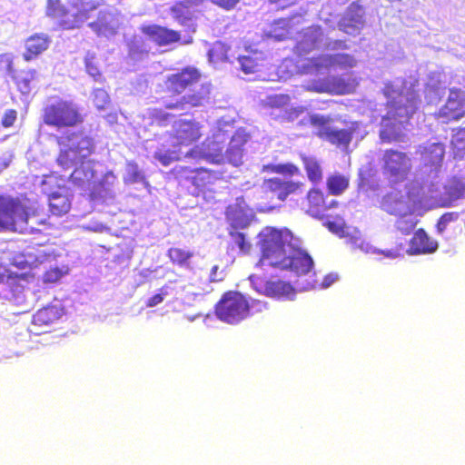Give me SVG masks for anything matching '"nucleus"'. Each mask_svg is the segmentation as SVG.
<instances>
[{
    "label": "nucleus",
    "instance_id": "bb28decb",
    "mask_svg": "<svg viewBox=\"0 0 465 465\" xmlns=\"http://www.w3.org/2000/svg\"><path fill=\"white\" fill-rule=\"evenodd\" d=\"M249 134L244 129L237 130L232 136L228 148L225 152L224 161L233 166H239L242 163L243 145L248 142Z\"/></svg>",
    "mask_w": 465,
    "mask_h": 465
},
{
    "label": "nucleus",
    "instance_id": "ea45409f",
    "mask_svg": "<svg viewBox=\"0 0 465 465\" xmlns=\"http://www.w3.org/2000/svg\"><path fill=\"white\" fill-rule=\"evenodd\" d=\"M186 152H182V150H159L154 153V159L159 161L163 165L168 166L172 162L176 160H181L183 157L190 158V156H185Z\"/></svg>",
    "mask_w": 465,
    "mask_h": 465
},
{
    "label": "nucleus",
    "instance_id": "4be33fe9",
    "mask_svg": "<svg viewBox=\"0 0 465 465\" xmlns=\"http://www.w3.org/2000/svg\"><path fill=\"white\" fill-rule=\"evenodd\" d=\"M465 115V92L450 89L446 104L440 109L438 116L444 120H458Z\"/></svg>",
    "mask_w": 465,
    "mask_h": 465
},
{
    "label": "nucleus",
    "instance_id": "603ef678",
    "mask_svg": "<svg viewBox=\"0 0 465 465\" xmlns=\"http://www.w3.org/2000/svg\"><path fill=\"white\" fill-rule=\"evenodd\" d=\"M85 67L86 72L90 76H92L95 81L101 76L99 69L94 63V57L87 55L85 57Z\"/></svg>",
    "mask_w": 465,
    "mask_h": 465
},
{
    "label": "nucleus",
    "instance_id": "4468645a",
    "mask_svg": "<svg viewBox=\"0 0 465 465\" xmlns=\"http://www.w3.org/2000/svg\"><path fill=\"white\" fill-rule=\"evenodd\" d=\"M420 152L421 167L416 175V180L424 183L426 180L437 179L445 153L443 145L440 143H428L420 146Z\"/></svg>",
    "mask_w": 465,
    "mask_h": 465
},
{
    "label": "nucleus",
    "instance_id": "5fc2aeb1",
    "mask_svg": "<svg viewBox=\"0 0 465 465\" xmlns=\"http://www.w3.org/2000/svg\"><path fill=\"white\" fill-rule=\"evenodd\" d=\"M290 102V97L285 94H276L274 96H272L269 98V104L272 107H282L284 105H287Z\"/></svg>",
    "mask_w": 465,
    "mask_h": 465
},
{
    "label": "nucleus",
    "instance_id": "de8ad7c7",
    "mask_svg": "<svg viewBox=\"0 0 465 465\" xmlns=\"http://www.w3.org/2000/svg\"><path fill=\"white\" fill-rule=\"evenodd\" d=\"M308 201L312 207L317 208V214L322 213V206L326 204V199L319 190H311L308 193Z\"/></svg>",
    "mask_w": 465,
    "mask_h": 465
},
{
    "label": "nucleus",
    "instance_id": "69168bd1",
    "mask_svg": "<svg viewBox=\"0 0 465 465\" xmlns=\"http://www.w3.org/2000/svg\"><path fill=\"white\" fill-rule=\"evenodd\" d=\"M336 204V201L334 200H331L330 202H328L326 200V204H324L322 208V212L325 211L326 209H330L331 207H333L334 205Z\"/></svg>",
    "mask_w": 465,
    "mask_h": 465
},
{
    "label": "nucleus",
    "instance_id": "9b49d317",
    "mask_svg": "<svg viewBox=\"0 0 465 465\" xmlns=\"http://www.w3.org/2000/svg\"><path fill=\"white\" fill-rule=\"evenodd\" d=\"M44 123L57 129L75 126L83 122L78 106L61 98L50 99L44 108Z\"/></svg>",
    "mask_w": 465,
    "mask_h": 465
},
{
    "label": "nucleus",
    "instance_id": "6e6552de",
    "mask_svg": "<svg viewBox=\"0 0 465 465\" xmlns=\"http://www.w3.org/2000/svg\"><path fill=\"white\" fill-rule=\"evenodd\" d=\"M266 303L259 300L252 299L251 302L236 292H229L223 294L217 303L215 312L217 317L228 324H237L248 317L250 311L262 312Z\"/></svg>",
    "mask_w": 465,
    "mask_h": 465
},
{
    "label": "nucleus",
    "instance_id": "f704fd0d",
    "mask_svg": "<svg viewBox=\"0 0 465 465\" xmlns=\"http://www.w3.org/2000/svg\"><path fill=\"white\" fill-rule=\"evenodd\" d=\"M65 193V189L59 188L49 194V207L54 215L60 216L70 210L71 203Z\"/></svg>",
    "mask_w": 465,
    "mask_h": 465
},
{
    "label": "nucleus",
    "instance_id": "1a4fd4ad",
    "mask_svg": "<svg viewBox=\"0 0 465 465\" xmlns=\"http://www.w3.org/2000/svg\"><path fill=\"white\" fill-rule=\"evenodd\" d=\"M424 196L422 184L414 180L403 191L393 190L387 193L381 201V208L391 215L410 213L414 209H423V203L419 198Z\"/></svg>",
    "mask_w": 465,
    "mask_h": 465
},
{
    "label": "nucleus",
    "instance_id": "a211bd4d",
    "mask_svg": "<svg viewBox=\"0 0 465 465\" xmlns=\"http://www.w3.org/2000/svg\"><path fill=\"white\" fill-rule=\"evenodd\" d=\"M124 22L122 15L114 8L101 10L97 20L88 24V26L99 36L109 38L116 35Z\"/></svg>",
    "mask_w": 465,
    "mask_h": 465
},
{
    "label": "nucleus",
    "instance_id": "7ed1b4c3",
    "mask_svg": "<svg viewBox=\"0 0 465 465\" xmlns=\"http://www.w3.org/2000/svg\"><path fill=\"white\" fill-rule=\"evenodd\" d=\"M384 95L388 98L389 111L381 120L380 138L384 143L401 142L408 120L418 110L420 100L414 89L407 88L399 79L386 84Z\"/></svg>",
    "mask_w": 465,
    "mask_h": 465
},
{
    "label": "nucleus",
    "instance_id": "6e6d98bb",
    "mask_svg": "<svg viewBox=\"0 0 465 465\" xmlns=\"http://www.w3.org/2000/svg\"><path fill=\"white\" fill-rule=\"evenodd\" d=\"M224 277H225V272L223 270H220L219 266H217V265L213 266V268L210 272V275H209L210 282H221L223 280Z\"/></svg>",
    "mask_w": 465,
    "mask_h": 465
},
{
    "label": "nucleus",
    "instance_id": "f257e3e1",
    "mask_svg": "<svg viewBox=\"0 0 465 465\" xmlns=\"http://www.w3.org/2000/svg\"><path fill=\"white\" fill-rule=\"evenodd\" d=\"M262 257L258 266L290 272L295 276L306 275L313 268L312 258L300 247L301 241L288 229L267 227L260 233Z\"/></svg>",
    "mask_w": 465,
    "mask_h": 465
},
{
    "label": "nucleus",
    "instance_id": "393cba45",
    "mask_svg": "<svg viewBox=\"0 0 465 465\" xmlns=\"http://www.w3.org/2000/svg\"><path fill=\"white\" fill-rule=\"evenodd\" d=\"M302 21L301 15H292L289 18H281L275 20L268 29L264 30V34L269 38L282 41L292 37L294 33L293 26L299 25Z\"/></svg>",
    "mask_w": 465,
    "mask_h": 465
},
{
    "label": "nucleus",
    "instance_id": "423d86ee",
    "mask_svg": "<svg viewBox=\"0 0 465 465\" xmlns=\"http://www.w3.org/2000/svg\"><path fill=\"white\" fill-rule=\"evenodd\" d=\"M301 123L310 124L317 136L341 149H347L359 127V124L356 122L343 124L328 115L319 114H306Z\"/></svg>",
    "mask_w": 465,
    "mask_h": 465
},
{
    "label": "nucleus",
    "instance_id": "412c9836",
    "mask_svg": "<svg viewBox=\"0 0 465 465\" xmlns=\"http://www.w3.org/2000/svg\"><path fill=\"white\" fill-rule=\"evenodd\" d=\"M364 9L357 3L349 5L338 23L339 29L347 35H359L365 24Z\"/></svg>",
    "mask_w": 465,
    "mask_h": 465
},
{
    "label": "nucleus",
    "instance_id": "49530a36",
    "mask_svg": "<svg viewBox=\"0 0 465 465\" xmlns=\"http://www.w3.org/2000/svg\"><path fill=\"white\" fill-rule=\"evenodd\" d=\"M226 46L222 43H216L213 47L209 51V59L212 62L215 61H230L227 54Z\"/></svg>",
    "mask_w": 465,
    "mask_h": 465
},
{
    "label": "nucleus",
    "instance_id": "e433bc0d",
    "mask_svg": "<svg viewBox=\"0 0 465 465\" xmlns=\"http://www.w3.org/2000/svg\"><path fill=\"white\" fill-rule=\"evenodd\" d=\"M124 182L126 184H140L143 187H147L148 185L143 171L133 162H128L125 165Z\"/></svg>",
    "mask_w": 465,
    "mask_h": 465
},
{
    "label": "nucleus",
    "instance_id": "864d4df0",
    "mask_svg": "<svg viewBox=\"0 0 465 465\" xmlns=\"http://www.w3.org/2000/svg\"><path fill=\"white\" fill-rule=\"evenodd\" d=\"M234 243L240 248L242 252H247L250 248V244L245 240L243 232H236L235 233L231 232Z\"/></svg>",
    "mask_w": 465,
    "mask_h": 465
},
{
    "label": "nucleus",
    "instance_id": "b1692460",
    "mask_svg": "<svg viewBox=\"0 0 465 465\" xmlns=\"http://www.w3.org/2000/svg\"><path fill=\"white\" fill-rule=\"evenodd\" d=\"M200 0H183L172 7L173 17L189 30L194 31L193 18L200 12Z\"/></svg>",
    "mask_w": 465,
    "mask_h": 465
},
{
    "label": "nucleus",
    "instance_id": "79ce46f5",
    "mask_svg": "<svg viewBox=\"0 0 465 465\" xmlns=\"http://www.w3.org/2000/svg\"><path fill=\"white\" fill-rule=\"evenodd\" d=\"M348 185V179L341 174L331 175L327 180V186L331 194H341Z\"/></svg>",
    "mask_w": 465,
    "mask_h": 465
},
{
    "label": "nucleus",
    "instance_id": "f8f14e48",
    "mask_svg": "<svg viewBox=\"0 0 465 465\" xmlns=\"http://www.w3.org/2000/svg\"><path fill=\"white\" fill-rule=\"evenodd\" d=\"M30 219L29 212L20 203L10 197H0V230L25 232Z\"/></svg>",
    "mask_w": 465,
    "mask_h": 465
},
{
    "label": "nucleus",
    "instance_id": "0e129e2a",
    "mask_svg": "<svg viewBox=\"0 0 465 465\" xmlns=\"http://www.w3.org/2000/svg\"><path fill=\"white\" fill-rule=\"evenodd\" d=\"M302 114V110L293 109L292 112L288 113V120L293 121L298 118L299 114Z\"/></svg>",
    "mask_w": 465,
    "mask_h": 465
},
{
    "label": "nucleus",
    "instance_id": "bf43d9fd",
    "mask_svg": "<svg viewBox=\"0 0 465 465\" xmlns=\"http://www.w3.org/2000/svg\"><path fill=\"white\" fill-rule=\"evenodd\" d=\"M212 2L224 9H232L239 0H212Z\"/></svg>",
    "mask_w": 465,
    "mask_h": 465
},
{
    "label": "nucleus",
    "instance_id": "f03ea898",
    "mask_svg": "<svg viewBox=\"0 0 465 465\" xmlns=\"http://www.w3.org/2000/svg\"><path fill=\"white\" fill-rule=\"evenodd\" d=\"M347 45L342 40H331L320 26L306 28L302 38L296 45V53L300 59L296 62L295 68L298 72L310 74H322L330 68H351L356 65V60L348 54L312 55L306 57L313 51L342 50Z\"/></svg>",
    "mask_w": 465,
    "mask_h": 465
},
{
    "label": "nucleus",
    "instance_id": "2eb2a0df",
    "mask_svg": "<svg viewBox=\"0 0 465 465\" xmlns=\"http://www.w3.org/2000/svg\"><path fill=\"white\" fill-rule=\"evenodd\" d=\"M248 281L252 288L259 294L288 300H292L295 295L292 286L283 281L268 280L267 277L258 273L252 274Z\"/></svg>",
    "mask_w": 465,
    "mask_h": 465
},
{
    "label": "nucleus",
    "instance_id": "a19ab883",
    "mask_svg": "<svg viewBox=\"0 0 465 465\" xmlns=\"http://www.w3.org/2000/svg\"><path fill=\"white\" fill-rule=\"evenodd\" d=\"M302 161L309 179L312 182L321 181L322 178V173L318 161L313 157H303Z\"/></svg>",
    "mask_w": 465,
    "mask_h": 465
},
{
    "label": "nucleus",
    "instance_id": "aec40b11",
    "mask_svg": "<svg viewBox=\"0 0 465 465\" xmlns=\"http://www.w3.org/2000/svg\"><path fill=\"white\" fill-rule=\"evenodd\" d=\"M172 132L177 143L188 146L202 136V125L194 120L179 119L173 122Z\"/></svg>",
    "mask_w": 465,
    "mask_h": 465
},
{
    "label": "nucleus",
    "instance_id": "e2e57ef3",
    "mask_svg": "<svg viewBox=\"0 0 465 465\" xmlns=\"http://www.w3.org/2000/svg\"><path fill=\"white\" fill-rule=\"evenodd\" d=\"M294 0H270L271 4H276L279 5V8H284L290 5H292Z\"/></svg>",
    "mask_w": 465,
    "mask_h": 465
},
{
    "label": "nucleus",
    "instance_id": "c03bdc74",
    "mask_svg": "<svg viewBox=\"0 0 465 465\" xmlns=\"http://www.w3.org/2000/svg\"><path fill=\"white\" fill-rule=\"evenodd\" d=\"M451 143L455 157L462 158L465 153V128L460 129L453 135Z\"/></svg>",
    "mask_w": 465,
    "mask_h": 465
},
{
    "label": "nucleus",
    "instance_id": "c85d7f7f",
    "mask_svg": "<svg viewBox=\"0 0 465 465\" xmlns=\"http://www.w3.org/2000/svg\"><path fill=\"white\" fill-rule=\"evenodd\" d=\"M142 30L159 45H167L180 39L176 31L155 25L143 26Z\"/></svg>",
    "mask_w": 465,
    "mask_h": 465
},
{
    "label": "nucleus",
    "instance_id": "052dcab7",
    "mask_svg": "<svg viewBox=\"0 0 465 465\" xmlns=\"http://www.w3.org/2000/svg\"><path fill=\"white\" fill-rule=\"evenodd\" d=\"M166 293H157L155 295H153V297H151L148 302H147V306L148 307H154L156 305H158L159 303H161L163 301V297Z\"/></svg>",
    "mask_w": 465,
    "mask_h": 465
},
{
    "label": "nucleus",
    "instance_id": "f3484780",
    "mask_svg": "<svg viewBox=\"0 0 465 465\" xmlns=\"http://www.w3.org/2000/svg\"><path fill=\"white\" fill-rule=\"evenodd\" d=\"M355 80L348 74L341 76H329L312 82L308 89L318 93L348 94L355 89Z\"/></svg>",
    "mask_w": 465,
    "mask_h": 465
},
{
    "label": "nucleus",
    "instance_id": "37998d69",
    "mask_svg": "<svg viewBox=\"0 0 465 465\" xmlns=\"http://www.w3.org/2000/svg\"><path fill=\"white\" fill-rule=\"evenodd\" d=\"M168 255L173 262L181 266H187L188 261L193 256V253L183 249L171 248L168 251Z\"/></svg>",
    "mask_w": 465,
    "mask_h": 465
},
{
    "label": "nucleus",
    "instance_id": "20e7f679",
    "mask_svg": "<svg viewBox=\"0 0 465 465\" xmlns=\"http://www.w3.org/2000/svg\"><path fill=\"white\" fill-rule=\"evenodd\" d=\"M58 143L57 164L63 170L74 168L70 178L74 184L84 188L95 177L97 167H101L100 163L86 160L94 149L92 139L83 133L67 132L58 138Z\"/></svg>",
    "mask_w": 465,
    "mask_h": 465
},
{
    "label": "nucleus",
    "instance_id": "72a5a7b5",
    "mask_svg": "<svg viewBox=\"0 0 465 465\" xmlns=\"http://www.w3.org/2000/svg\"><path fill=\"white\" fill-rule=\"evenodd\" d=\"M446 87L441 83L440 74H434L430 76L425 86V100L427 104H438L441 97L445 94Z\"/></svg>",
    "mask_w": 465,
    "mask_h": 465
},
{
    "label": "nucleus",
    "instance_id": "9d476101",
    "mask_svg": "<svg viewBox=\"0 0 465 465\" xmlns=\"http://www.w3.org/2000/svg\"><path fill=\"white\" fill-rule=\"evenodd\" d=\"M232 117L220 118L213 129L212 138H207L201 147H195L186 151L185 156L196 160H204L213 163H221L224 162L223 154V143L227 139V127H231L233 124Z\"/></svg>",
    "mask_w": 465,
    "mask_h": 465
},
{
    "label": "nucleus",
    "instance_id": "a18cd8bd",
    "mask_svg": "<svg viewBox=\"0 0 465 465\" xmlns=\"http://www.w3.org/2000/svg\"><path fill=\"white\" fill-rule=\"evenodd\" d=\"M459 217H460V214L457 212H449V213H445L443 215H441L437 223L438 233L443 234L444 232L449 227V225L452 223L457 222Z\"/></svg>",
    "mask_w": 465,
    "mask_h": 465
},
{
    "label": "nucleus",
    "instance_id": "c756f323",
    "mask_svg": "<svg viewBox=\"0 0 465 465\" xmlns=\"http://www.w3.org/2000/svg\"><path fill=\"white\" fill-rule=\"evenodd\" d=\"M118 191L117 177L112 171L106 172L98 185L94 188V193L97 196L104 201L114 200Z\"/></svg>",
    "mask_w": 465,
    "mask_h": 465
},
{
    "label": "nucleus",
    "instance_id": "4d7b16f0",
    "mask_svg": "<svg viewBox=\"0 0 465 465\" xmlns=\"http://www.w3.org/2000/svg\"><path fill=\"white\" fill-rule=\"evenodd\" d=\"M16 119V112L15 110L7 111L2 120V124L5 127L12 126L15 120Z\"/></svg>",
    "mask_w": 465,
    "mask_h": 465
},
{
    "label": "nucleus",
    "instance_id": "0eeeda50",
    "mask_svg": "<svg viewBox=\"0 0 465 465\" xmlns=\"http://www.w3.org/2000/svg\"><path fill=\"white\" fill-rule=\"evenodd\" d=\"M99 5L100 0H72L66 9L60 0H47L46 15L58 20L64 29H74L80 27Z\"/></svg>",
    "mask_w": 465,
    "mask_h": 465
},
{
    "label": "nucleus",
    "instance_id": "dca6fc26",
    "mask_svg": "<svg viewBox=\"0 0 465 465\" xmlns=\"http://www.w3.org/2000/svg\"><path fill=\"white\" fill-rule=\"evenodd\" d=\"M384 173L391 182L403 180L411 167V159L405 153L387 150L382 157Z\"/></svg>",
    "mask_w": 465,
    "mask_h": 465
},
{
    "label": "nucleus",
    "instance_id": "7c9ffc66",
    "mask_svg": "<svg viewBox=\"0 0 465 465\" xmlns=\"http://www.w3.org/2000/svg\"><path fill=\"white\" fill-rule=\"evenodd\" d=\"M264 58L262 52L246 49L245 54L239 55L237 60L242 71L248 74L256 72L262 65Z\"/></svg>",
    "mask_w": 465,
    "mask_h": 465
},
{
    "label": "nucleus",
    "instance_id": "13d9d810",
    "mask_svg": "<svg viewBox=\"0 0 465 465\" xmlns=\"http://www.w3.org/2000/svg\"><path fill=\"white\" fill-rule=\"evenodd\" d=\"M339 279V276L337 273H329L328 275H326L323 279V281L322 282V283L320 284V289H327L329 288L332 283H334L335 282H337Z\"/></svg>",
    "mask_w": 465,
    "mask_h": 465
},
{
    "label": "nucleus",
    "instance_id": "2f4dec72",
    "mask_svg": "<svg viewBox=\"0 0 465 465\" xmlns=\"http://www.w3.org/2000/svg\"><path fill=\"white\" fill-rule=\"evenodd\" d=\"M199 78V73L194 68H186L180 73L173 74L169 78L170 88L176 93H181L187 86L192 85Z\"/></svg>",
    "mask_w": 465,
    "mask_h": 465
},
{
    "label": "nucleus",
    "instance_id": "c9c22d12",
    "mask_svg": "<svg viewBox=\"0 0 465 465\" xmlns=\"http://www.w3.org/2000/svg\"><path fill=\"white\" fill-rule=\"evenodd\" d=\"M351 241L354 248L359 249L364 253L382 254L384 257L389 259H395L400 255L399 252L395 250L381 251L377 249L361 237L353 236Z\"/></svg>",
    "mask_w": 465,
    "mask_h": 465
},
{
    "label": "nucleus",
    "instance_id": "5701e85b",
    "mask_svg": "<svg viewBox=\"0 0 465 465\" xmlns=\"http://www.w3.org/2000/svg\"><path fill=\"white\" fill-rule=\"evenodd\" d=\"M253 217V212L250 209L244 199L237 198L236 202L227 207L226 218L234 229L246 228Z\"/></svg>",
    "mask_w": 465,
    "mask_h": 465
},
{
    "label": "nucleus",
    "instance_id": "4c0bfd02",
    "mask_svg": "<svg viewBox=\"0 0 465 465\" xmlns=\"http://www.w3.org/2000/svg\"><path fill=\"white\" fill-rule=\"evenodd\" d=\"M129 56L134 61L142 60L148 53V47L142 36L135 35L128 42Z\"/></svg>",
    "mask_w": 465,
    "mask_h": 465
},
{
    "label": "nucleus",
    "instance_id": "774afa93",
    "mask_svg": "<svg viewBox=\"0 0 465 465\" xmlns=\"http://www.w3.org/2000/svg\"><path fill=\"white\" fill-rule=\"evenodd\" d=\"M5 279V273L0 272V283L3 282Z\"/></svg>",
    "mask_w": 465,
    "mask_h": 465
},
{
    "label": "nucleus",
    "instance_id": "58836bf2",
    "mask_svg": "<svg viewBox=\"0 0 465 465\" xmlns=\"http://www.w3.org/2000/svg\"><path fill=\"white\" fill-rule=\"evenodd\" d=\"M397 216L399 218L396 221L395 226L404 234L411 233L418 223V218L412 213V211L410 213L398 214Z\"/></svg>",
    "mask_w": 465,
    "mask_h": 465
},
{
    "label": "nucleus",
    "instance_id": "a878e982",
    "mask_svg": "<svg viewBox=\"0 0 465 465\" xmlns=\"http://www.w3.org/2000/svg\"><path fill=\"white\" fill-rule=\"evenodd\" d=\"M64 314V308L59 302H56L47 307L39 310L34 316L30 331L35 334L45 332L37 327L47 326L56 320L60 319Z\"/></svg>",
    "mask_w": 465,
    "mask_h": 465
},
{
    "label": "nucleus",
    "instance_id": "338daca9",
    "mask_svg": "<svg viewBox=\"0 0 465 465\" xmlns=\"http://www.w3.org/2000/svg\"><path fill=\"white\" fill-rule=\"evenodd\" d=\"M313 288H316V283H315V282H308V283H307V285H306V286L302 287V289H303L304 291H307V290H310V289H313Z\"/></svg>",
    "mask_w": 465,
    "mask_h": 465
},
{
    "label": "nucleus",
    "instance_id": "3c124183",
    "mask_svg": "<svg viewBox=\"0 0 465 465\" xmlns=\"http://www.w3.org/2000/svg\"><path fill=\"white\" fill-rule=\"evenodd\" d=\"M32 75L29 74H25L24 76H18L17 79V87L19 91L23 94H28L31 91V79Z\"/></svg>",
    "mask_w": 465,
    "mask_h": 465
},
{
    "label": "nucleus",
    "instance_id": "6ab92c4d",
    "mask_svg": "<svg viewBox=\"0 0 465 465\" xmlns=\"http://www.w3.org/2000/svg\"><path fill=\"white\" fill-rule=\"evenodd\" d=\"M210 84H202L197 89L191 90L174 102L166 104V108L178 111H188L193 107L203 106L210 99Z\"/></svg>",
    "mask_w": 465,
    "mask_h": 465
},
{
    "label": "nucleus",
    "instance_id": "680f3d73",
    "mask_svg": "<svg viewBox=\"0 0 465 465\" xmlns=\"http://www.w3.org/2000/svg\"><path fill=\"white\" fill-rule=\"evenodd\" d=\"M13 155L9 153H4L0 157V164L2 165V169H5L9 166L12 161Z\"/></svg>",
    "mask_w": 465,
    "mask_h": 465
},
{
    "label": "nucleus",
    "instance_id": "39448f33",
    "mask_svg": "<svg viewBox=\"0 0 465 465\" xmlns=\"http://www.w3.org/2000/svg\"><path fill=\"white\" fill-rule=\"evenodd\" d=\"M424 196L419 198L424 210L437 207H452L465 196V182L452 178L446 183H441L438 178L426 180L421 183Z\"/></svg>",
    "mask_w": 465,
    "mask_h": 465
},
{
    "label": "nucleus",
    "instance_id": "8fccbe9b",
    "mask_svg": "<svg viewBox=\"0 0 465 465\" xmlns=\"http://www.w3.org/2000/svg\"><path fill=\"white\" fill-rule=\"evenodd\" d=\"M66 273L67 270L64 271L59 268L51 269L45 273L44 282L46 283H55Z\"/></svg>",
    "mask_w": 465,
    "mask_h": 465
},
{
    "label": "nucleus",
    "instance_id": "cd10ccee",
    "mask_svg": "<svg viewBox=\"0 0 465 465\" xmlns=\"http://www.w3.org/2000/svg\"><path fill=\"white\" fill-rule=\"evenodd\" d=\"M438 249V242L430 239L424 230L419 229L410 242V254L432 253Z\"/></svg>",
    "mask_w": 465,
    "mask_h": 465
},
{
    "label": "nucleus",
    "instance_id": "09e8293b",
    "mask_svg": "<svg viewBox=\"0 0 465 465\" xmlns=\"http://www.w3.org/2000/svg\"><path fill=\"white\" fill-rule=\"evenodd\" d=\"M93 100L96 108L102 110L109 103V95L105 90L97 88L93 93Z\"/></svg>",
    "mask_w": 465,
    "mask_h": 465
},
{
    "label": "nucleus",
    "instance_id": "473e14b6",
    "mask_svg": "<svg viewBox=\"0 0 465 465\" xmlns=\"http://www.w3.org/2000/svg\"><path fill=\"white\" fill-rule=\"evenodd\" d=\"M50 39L45 34H35L30 36L25 42L26 52L24 57L29 61L47 49Z\"/></svg>",
    "mask_w": 465,
    "mask_h": 465
},
{
    "label": "nucleus",
    "instance_id": "ddd939ff",
    "mask_svg": "<svg viewBox=\"0 0 465 465\" xmlns=\"http://www.w3.org/2000/svg\"><path fill=\"white\" fill-rule=\"evenodd\" d=\"M275 173L282 174L264 182L263 188L274 193L281 201H284L288 195L302 192L303 183L292 180L290 176L298 173V168L291 163L276 164L272 166Z\"/></svg>",
    "mask_w": 465,
    "mask_h": 465
}]
</instances>
